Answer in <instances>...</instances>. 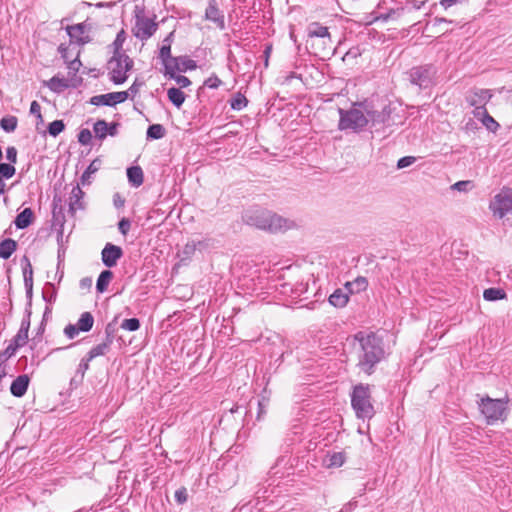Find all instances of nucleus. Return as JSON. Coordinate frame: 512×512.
Masks as SVG:
<instances>
[{"mask_svg": "<svg viewBox=\"0 0 512 512\" xmlns=\"http://www.w3.org/2000/svg\"><path fill=\"white\" fill-rule=\"evenodd\" d=\"M354 339L360 345L357 367L366 375H372L377 365L388 355L384 336L379 331L369 333L360 331L354 335Z\"/></svg>", "mask_w": 512, "mask_h": 512, "instance_id": "obj_1", "label": "nucleus"}, {"mask_svg": "<svg viewBox=\"0 0 512 512\" xmlns=\"http://www.w3.org/2000/svg\"><path fill=\"white\" fill-rule=\"evenodd\" d=\"M243 221L249 226L271 233L285 232L294 226L293 221L262 208L246 211L243 215Z\"/></svg>", "mask_w": 512, "mask_h": 512, "instance_id": "obj_2", "label": "nucleus"}, {"mask_svg": "<svg viewBox=\"0 0 512 512\" xmlns=\"http://www.w3.org/2000/svg\"><path fill=\"white\" fill-rule=\"evenodd\" d=\"M306 47L311 49L314 56L324 58L332 46L331 34L328 27L319 22H312L307 26Z\"/></svg>", "mask_w": 512, "mask_h": 512, "instance_id": "obj_3", "label": "nucleus"}, {"mask_svg": "<svg viewBox=\"0 0 512 512\" xmlns=\"http://www.w3.org/2000/svg\"><path fill=\"white\" fill-rule=\"evenodd\" d=\"M351 406L357 418L371 419L375 414L374 406L371 403V389L369 384L359 383L351 392Z\"/></svg>", "mask_w": 512, "mask_h": 512, "instance_id": "obj_4", "label": "nucleus"}, {"mask_svg": "<svg viewBox=\"0 0 512 512\" xmlns=\"http://www.w3.org/2000/svg\"><path fill=\"white\" fill-rule=\"evenodd\" d=\"M437 68L433 64L412 67L406 72L409 83L418 90L431 91L436 84Z\"/></svg>", "mask_w": 512, "mask_h": 512, "instance_id": "obj_5", "label": "nucleus"}, {"mask_svg": "<svg viewBox=\"0 0 512 512\" xmlns=\"http://www.w3.org/2000/svg\"><path fill=\"white\" fill-rule=\"evenodd\" d=\"M507 402L508 400L493 399L488 395L480 398L478 407L488 425H492L499 420L504 421L507 418Z\"/></svg>", "mask_w": 512, "mask_h": 512, "instance_id": "obj_6", "label": "nucleus"}, {"mask_svg": "<svg viewBox=\"0 0 512 512\" xmlns=\"http://www.w3.org/2000/svg\"><path fill=\"white\" fill-rule=\"evenodd\" d=\"M135 25L132 29L133 36L141 41H146L151 38L158 29L156 15L153 17L145 16V9L143 6L136 5L134 7Z\"/></svg>", "mask_w": 512, "mask_h": 512, "instance_id": "obj_7", "label": "nucleus"}, {"mask_svg": "<svg viewBox=\"0 0 512 512\" xmlns=\"http://www.w3.org/2000/svg\"><path fill=\"white\" fill-rule=\"evenodd\" d=\"M134 61L127 54L113 55L107 61L109 79L115 85H120L128 79L127 72L132 70Z\"/></svg>", "mask_w": 512, "mask_h": 512, "instance_id": "obj_8", "label": "nucleus"}, {"mask_svg": "<svg viewBox=\"0 0 512 512\" xmlns=\"http://www.w3.org/2000/svg\"><path fill=\"white\" fill-rule=\"evenodd\" d=\"M338 112L340 115L338 129L341 131L351 129L355 132H360L368 124L366 113L364 114L361 109H357L355 106L350 110L339 108Z\"/></svg>", "mask_w": 512, "mask_h": 512, "instance_id": "obj_9", "label": "nucleus"}, {"mask_svg": "<svg viewBox=\"0 0 512 512\" xmlns=\"http://www.w3.org/2000/svg\"><path fill=\"white\" fill-rule=\"evenodd\" d=\"M489 208L499 218H503L508 213L512 214V189L502 188L490 202Z\"/></svg>", "mask_w": 512, "mask_h": 512, "instance_id": "obj_10", "label": "nucleus"}, {"mask_svg": "<svg viewBox=\"0 0 512 512\" xmlns=\"http://www.w3.org/2000/svg\"><path fill=\"white\" fill-rule=\"evenodd\" d=\"M353 106H359L362 108L367 115L368 122L371 121L373 126L378 124L391 126L394 123L390 122L391 114L393 111L390 105H385L381 111L370 109L366 101L356 102L353 104Z\"/></svg>", "mask_w": 512, "mask_h": 512, "instance_id": "obj_11", "label": "nucleus"}, {"mask_svg": "<svg viewBox=\"0 0 512 512\" xmlns=\"http://www.w3.org/2000/svg\"><path fill=\"white\" fill-rule=\"evenodd\" d=\"M492 96L493 94L489 89L474 88L467 94L466 102L474 107V110L483 111V109H486L485 105L490 101Z\"/></svg>", "mask_w": 512, "mask_h": 512, "instance_id": "obj_12", "label": "nucleus"}, {"mask_svg": "<svg viewBox=\"0 0 512 512\" xmlns=\"http://www.w3.org/2000/svg\"><path fill=\"white\" fill-rule=\"evenodd\" d=\"M128 99V91L110 92L106 94L96 95L90 98L91 105L99 106H115Z\"/></svg>", "mask_w": 512, "mask_h": 512, "instance_id": "obj_13", "label": "nucleus"}, {"mask_svg": "<svg viewBox=\"0 0 512 512\" xmlns=\"http://www.w3.org/2000/svg\"><path fill=\"white\" fill-rule=\"evenodd\" d=\"M123 256V249L112 243H107L101 251V260L104 266L112 268Z\"/></svg>", "mask_w": 512, "mask_h": 512, "instance_id": "obj_14", "label": "nucleus"}, {"mask_svg": "<svg viewBox=\"0 0 512 512\" xmlns=\"http://www.w3.org/2000/svg\"><path fill=\"white\" fill-rule=\"evenodd\" d=\"M66 32L70 37L71 43H76L80 46H83L89 42H91V37L89 35H84L86 32V23H78L74 25H69L66 27Z\"/></svg>", "mask_w": 512, "mask_h": 512, "instance_id": "obj_15", "label": "nucleus"}, {"mask_svg": "<svg viewBox=\"0 0 512 512\" xmlns=\"http://www.w3.org/2000/svg\"><path fill=\"white\" fill-rule=\"evenodd\" d=\"M17 154V149L14 146L7 147L6 159L9 161V163L2 162V180L10 179L15 175L16 169L13 164L17 162Z\"/></svg>", "mask_w": 512, "mask_h": 512, "instance_id": "obj_16", "label": "nucleus"}, {"mask_svg": "<svg viewBox=\"0 0 512 512\" xmlns=\"http://www.w3.org/2000/svg\"><path fill=\"white\" fill-rule=\"evenodd\" d=\"M22 263H25L22 268L26 297L29 301V305H31V300L33 297V269L30 260L28 259L27 256L23 257Z\"/></svg>", "mask_w": 512, "mask_h": 512, "instance_id": "obj_17", "label": "nucleus"}, {"mask_svg": "<svg viewBox=\"0 0 512 512\" xmlns=\"http://www.w3.org/2000/svg\"><path fill=\"white\" fill-rule=\"evenodd\" d=\"M205 19L214 22L220 29L225 28L224 15L219 10L216 0H209L205 10Z\"/></svg>", "mask_w": 512, "mask_h": 512, "instance_id": "obj_18", "label": "nucleus"}, {"mask_svg": "<svg viewBox=\"0 0 512 512\" xmlns=\"http://www.w3.org/2000/svg\"><path fill=\"white\" fill-rule=\"evenodd\" d=\"M30 378L27 374L19 375L14 379L10 386V392L14 397H22L27 392L29 387Z\"/></svg>", "mask_w": 512, "mask_h": 512, "instance_id": "obj_19", "label": "nucleus"}, {"mask_svg": "<svg viewBox=\"0 0 512 512\" xmlns=\"http://www.w3.org/2000/svg\"><path fill=\"white\" fill-rule=\"evenodd\" d=\"M85 193L80 188L79 184L72 188L69 197V212L74 215L77 209H84L83 197Z\"/></svg>", "mask_w": 512, "mask_h": 512, "instance_id": "obj_20", "label": "nucleus"}, {"mask_svg": "<svg viewBox=\"0 0 512 512\" xmlns=\"http://www.w3.org/2000/svg\"><path fill=\"white\" fill-rule=\"evenodd\" d=\"M176 69H179V66L177 65V63L173 64V66L166 65V69L164 70L163 74L166 78L175 80L176 83L180 86V89L190 86L191 85L190 79L186 76L178 75L176 73L177 72Z\"/></svg>", "mask_w": 512, "mask_h": 512, "instance_id": "obj_21", "label": "nucleus"}, {"mask_svg": "<svg viewBox=\"0 0 512 512\" xmlns=\"http://www.w3.org/2000/svg\"><path fill=\"white\" fill-rule=\"evenodd\" d=\"M473 115L480 119L482 124L490 132L495 133L500 127L499 123L488 113L487 109H483V111L473 110Z\"/></svg>", "mask_w": 512, "mask_h": 512, "instance_id": "obj_22", "label": "nucleus"}, {"mask_svg": "<svg viewBox=\"0 0 512 512\" xmlns=\"http://www.w3.org/2000/svg\"><path fill=\"white\" fill-rule=\"evenodd\" d=\"M34 220V212L31 208H25L15 218L14 224L18 229H26Z\"/></svg>", "mask_w": 512, "mask_h": 512, "instance_id": "obj_23", "label": "nucleus"}, {"mask_svg": "<svg viewBox=\"0 0 512 512\" xmlns=\"http://www.w3.org/2000/svg\"><path fill=\"white\" fill-rule=\"evenodd\" d=\"M128 182L133 187H139L143 184L144 174L140 166H131L126 171Z\"/></svg>", "mask_w": 512, "mask_h": 512, "instance_id": "obj_24", "label": "nucleus"}, {"mask_svg": "<svg viewBox=\"0 0 512 512\" xmlns=\"http://www.w3.org/2000/svg\"><path fill=\"white\" fill-rule=\"evenodd\" d=\"M329 303L336 308H343L349 301L348 293L342 289H336L328 298Z\"/></svg>", "mask_w": 512, "mask_h": 512, "instance_id": "obj_25", "label": "nucleus"}, {"mask_svg": "<svg viewBox=\"0 0 512 512\" xmlns=\"http://www.w3.org/2000/svg\"><path fill=\"white\" fill-rule=\"evenodd\" d=\"M346 461V453L344 451L328 453L324 462L328 468H339Z\"/></svg>", "mask_w": 512, "mask_h": 512, "instance_id": "obj_26", "label": "nucleus"}, {"mask_svg": "<svg viewBox=\"0 0 512 512\" xmlns=\"http://www.w3.org/2000/svg\"><path fill=\"white\" fill-rule=\"evenodd\" d=\"M46 86L54 93L60 94L64 90L68 89V79L60 78L59 76H53L46 82Z\"/></svg>", "mask_w": 512, "mask_h": 512, "instance_id": "obj_27", "label": "nucleus"}, {"mask_svg": "<svg viewBox=\"0 0 512 512\" xmlns=\"http://www.w3.org/2000/svg\"><path fill=\"white\" fill-rule=\"evenodd\" d=\"M113 276L114 274L110 269L101 271L96 281V290L98 293H104L107 290Z\"/></svg>", "mask_w": 512, "mask_h": 512, "instance_id": "obj_28", "label": "nucleus"}, {"mask_svg": "<svg viewBox=\"0 0 512 512\" xmlns=\"http://www.w3.org/2000/svg\"><path fill=\"white\" fill-rule=\"evenodd\" d=\"M167 97L168 100L178 109L183 105L186 99L185 93L180 88L176 87H171L167 90Z\"/></svg>", "mask_w": 512, "mask_h": 512, "instance_id": "obj_29", "label": "nucleus"}, {"mask_svg": "<svg viewBox=\"0 0 512 512\" xmlns=\"http://www.w3.org/2000/svg\"><path fill=\"white\" fill-rule=\"evenodd\" d=\"M101 165H102V160L100 157H97L94 160H92V162L88 165V167L83 172V174L80 178L81 184H83V185L89 184L90 183L89 179H90L91 175L96 173L101 168Z\"/></svg>", "mask_w": 512, "mask_h": 512, "instance_id": "obj_30", "label": "nucleus"}, {"mask_svg": "<svg viewBox=\"0 0 512 512\" xmlns=\"http://www.w3.org/2000/svg\"><path fill=\"white\" fill-rule=\"evenodd\" d=\"M177 63L179 66V69H176L178 72H186L188 70L192 71L197 68V63L193 59L189 58L188 56H178L175 59H173V64Z\"/></svg>", "mask_w": 512, "mask_h": 512, "instance_id": "obj_31", "label": "nucleus"}, {"mask_svg": "<svg viewBox=\"0 0 512 512\" xmlns=\"http://www.w3.org/2000/svg\"><path fill=\"white\" fill-rule=\"evenodd\" d=\"M270 402V393L264 388L260 399L258 400V411L256 419L258 421L264 419Z\"/></svg>", "mask_w": 512, "mask_h": 512, "instance_id": "obj_32", "label": "nucleus"}, {"mask_svg": "<svg viewBox=\"0 0 512 512\" xmlns=\"http://www.w3.org/2000/svg\"><path fill=\"white\" fill-rule=\"evenodd\" d=\"M77 330L89 332L94 325V317L90 312H84L77 321Z\"/></svg>", "mask_w": 512, "mask_h": 512, "instance_id": "obj_33", "label": "nucleus"}, {"mask_svg": "<svg viewBox=\"0 0 512 512\" xmlns=\"http://www.w3.org/2000/svg\"><path fill=\"white\" fill-rule=\"evenodd\" d=\"M118 318L119 315H116L114 319L110 321L105 327V340L103 342L108 343L110 346L118 332Z\"/></svg>", "mask_w": 512, "mask_h": 512, "instance_id": "obj_34", "label": "nucleus"}, {"mask_svg": "<svg viewBox=\"0 0 512 512\" xmlns=\"http://www.w3.org/2000/svg\"><path fill=\"white\" fill-rule=\"evenodd\" d=\"M166 134V129L162 124H152L147 128L146 139L147 140H159L162 139Z\"/></svg>", "mask_w": 512, "mask_h": 512, "instance_id": "obj_35", "label": "nucleus"}, {"mask_svg": "<svg viewBox=\"0 0 512 512\" xmlns=\"http://www.w3.org/2000/svg\"><path fill=\"white\" fill-rule=\"evenodd\" d=\"M506 297H507V294H506L505 290L502 288L491 287V288L484 290V293H483V298L486 301H497V300L505 299Z\"/></svg>", "mask_w": 512, "mask_h": 512, "instance_id": "obj_36", "label": "nucleus"}, {"mask_svg": "<svg viewBox=\"0 0 512 512\" xmlns=\"http://www.w3.org/2000/svg\"><path fill=\"white\" fill-rule=\"evenodd\" d=\"M57 289L51 282H46L42 290V298L47 304H52L56 301Z\"/></svg>", "mask_w": 512, "mask_h": 512, "instance_id": "obj_37", "label": "nucleus"}, {"mask_svg": "<svg viewBox=\"0 0 512 512\" xmlns=\"http://www.w3.org/2000/svg\"><path fill=\"white\" fill-rule=\"evenodd\" d=\"M158 57L162 61L164 70L166 69V65L173 66V59L176 58L171 55V46L169 44H163L161 46Z\"/></svg>", "mask_w": 512, "mask_h": 512, "instance_id": "obj_38", "label": "nucleus"}, {"mask_svg": "<svg viewBox=\"0 0 512 512\" xmlns=\"http://www.w3.org/2000/svg\"><path fill=\"white\" fill-rule=\"evenodd\" d=\"M126 40V32L124 29H121L117 35L113 43L111 44V47L113 48V55H119V54H126L123 51V44Z\"/></svg>", "mask_w": 512, "mask_h": 512, "instance_id": "obj_39", "label": "nucleus"}, {"mask_svg": "<svg viewBox=\"0 0 512 512\" xmlns=\"http://www.w3.org/2000/svg\"><path fill=\"white\" fill-rule=\"evenodd\" d=\"M408 6H399L397 8L390 9L387 13L381 14L376 20L381 19L383 21H387L388 19H397L401 17L406 11H408Z\"/></svg>", "mask_w": 512, "mask_h": 512, "instance_id": "obj_40", "label": "nucleus"}, {"mask_svg": "<svg viewBox=\"0 0 512 512\" xmlns=\"http://www.w3.org/2000/svg\"><path fill=\"white\" fill-rule=\"evenodd\" d=\"M109 349L110 345H108V343L102 342L90 349V351L86 354L87 360H93L98 356H103L109 351Z\"/></svg>", "mask_w": 512, "mask_h": 512, "instance_id": "obj_41", "label": "nucleus"}, {"mask_svg": "<svg viewBox=\"0 0 512 512\" xmlns=\"http://www.w3.org/2000/svg\"><path fill=\"white\" fill-rule=\"evenodd\" d=\"M65 129V123L63 120H54L49 123L47 131H43V135L48 133L52 137H57Z\"/></svg>", "mask_w": 512, "mask_h": 512, "instance_id": "obj_42", "label": "nucleus"}, {"mask_svg": "<svg viewBox=\"0 0 512 512\" xmlns=\"http://www.w3.org/2000/svg\"><path fill=\"white\" fill-rule=\"evenodd\" d=\"M17 248V242L11 238L2 240V259H8Z\"/></svg>", "mask_w": 512, "mask_h": 512, "instance_id": "obj_43", "label": "nucleus"}, {"mask_svg": "<svg viewBox=\"0 0 512 512\" xmlns=\"http://www.w3.org/2000/svg\"><path fill=\"white\" fill-rule=\"evenodd\" d=\"M107 122L103 119L97 120L93 125V131L95 133V137L99 140H104L108 136L107 131Z\"/></svg>", "mask_w": 512, "mask_h": 512, "instance_id": "obj_44", "label": "nucleus"}, {"mask_svg": "<svg viewBox=\"0 0 512 512\" xmlns=\"http://www.w3.org/2000/svg\"><path fill=\"white\" fill-rule=\"evenodd\" d=\"M353 286L354 292L360 293L362 291H365L368 287V280L363 276H358L356 279H354L351 282H346L344 287Z\"/></svg>", "mask_w": 512, "mask_h": 512, "instance_id": "obj_45", "label": "nucleus"}, {"mask_svg": "<svg viewBox=\"0 0 512 512\" xmlns=\"http://www.w3.org/2000/svg\"><path fill=\"white\" fill-rule=\"evenodd\" d=\"M248 104L247 98L240 92L236 93L230 100V106L233 110L240 111Z\"/></svg>", "mask_w": 512, "mask_h": 512, "instance_id": "obj_46", "label": "nucleus"}, {"mask_svg": "<svg viewBox=\"0 0 512 512\" xmlns=\"http://www.w3.org/2000/svg\"><path fill=\"white\" fill-rule=\"evenodd\" d=\"M18 119L16 116L8 115L5 117H2V130L11 133L14 132L17 128Z\"/></svg>", "mask_w": 512, "mask_h": 512, "instance_id": "obj_47", "label": "nucleus"}, {"mask_svg": "<svg viewBox=\"0 0 512 512\" xmlns=\"http://www.w3.org/2000/svg\"><path fill=\"white\" fill-rule=\"evenodd\" d=\"M197 248V244L194 241L188 242L183 249L181 250L179 256L181 257V262L190 260L192 256L195 254Z\"/></svg>", "mask_w": 512, "mask_h": 512, "instance_id": "obj_48", "label": "nucleus"}, {"mask_svg": "<svg viewBox=\"0 0 512 512\" xmlns=\"http://www.w3.org/2000/svg\"><path fill=\"white\" fill-rule=\"evenodd\" d=\"M65 215L63 207H60L57 211H52V226L58 227V229H64Z\"/></svg>", "mask_w": 512, "mask_h": 512, "instance_id": "obj_49", "label": "nucleus"}, {"mask_svg": "<svg viewBox=\"0 0 512 512\" xmlns=\"http://www.w3.org/2000/svg\"><path fill=\"white\" fill-rule=\"evenodd\" d=\"M140 326V320L138 318L133 317L123 320V322L120 325V328L130 332H134L137 331L140 328Z\"/></svg>", "mask_w": 512, "mask_h": 512, "instance_id": "obj_50", "label": "nucleus"}, {"mask_svg": "<svg viewBox=\"0 0 512 512\" xmlns=\"http://www.w3.org/2000/svg\"><path fill=\"white\" fill-rule=\"evenodd\" d=\"M28 340V331L20 328L18 333L14 336L13 342L16 344V347H21L26 344Z\"/></svg>", "mask_w": 512, "mask_h": 512, "instance_id": "obj_51", "label": "nucleus"}, {"mask_svg": "<svg viewBox=\"0 0 512 512\" xmlns=\"http://www.w3.org/2000/svg\"><path fill=\"white\" fill-rule=\"evenodd\" d=\"M91 140H92L91 131L87 128L81 129L80 132L78 133V142L81 145H89L91 143Z\"/></svg>", "mask_w": 512, "mask_h": 512, "instance_id": "obj_52", "label": "nucleus"}, {"mask_svg": "<svg viewBox=\"0 0 512 512\" xmlns=\"http://www.w3.org/2000/svg\"><path fill=\"white\" fill-rule=\"evenodd\" d=\"M174 497L177 504L182 505L186 503L188 500L187 489L185 487H180L175 491Z\"/></svg>", "mask_w": 512, "mask_h": 512, "instance_id": "obj_53", "label": "nucleus"}, {"mask_svg": "<svg viewBox=\"0 0 512 512\" xmlns=\"http://www.w3.org/2000/svg\"><path fill=\"white\" fill-rule=\"evenodd\" d=\"M222 85V81L218 78L217 75L212 74L210 77H208L204 81V86L211 88V89H217Z\"/></svg>", "mask_w": 512, "mask_h": 512, "instance_id": "obj_54", "label": "nucleus"}, {"mask_svg": "<svg viewBox=\"0 0 512 512\" xmlns=\"http://www.w3.org/2000/svg\"><path fill=\"white\" fill-rule=\"evenodd\" d=\"M472 182L469 181V180H462V181H458L456 183H454L452 185V189L453 190H457V191H460V192H467L469 189L472 188Z\"/></svg>", "mask_w": 512, "mask_h": 512, "instance_id": "obj_55", "label": "nucleus"}, {"mask_svg": "<svg viewBox=\"0 0 512 512\" xmlns=\"http://www.w3.org/2000/svg\"><path fill=\"white\" fill-rule=\"evenodd\" d=\"M91 360H87V355L83 357L76 369L75 374L84 378L86 371L89 369V362Z\"/></svg>", "mask_w": 512, "mask_h": 512, "instance_id": "obj_56", "label": "nucleus"}, {"mask_svg": "<svg viewBox=\"0 0 512 512\" xmlns=\"http://www.w3.org/2000/svg\"><path fill=\"white\" fill-rule=\"evenodd\" d=\"M415 162H416V157H414V156H404V157H401L397 161V168L398 169H403V168L409 167L410 165L414 164Z\"/></svg>", "mask_w": 512, "mask_h": 512, "instance_id": "obj_57", "label": "nucleus"}, {"mask_svg": "<svg viewBox=\"0 0 512 512\" xmlns=\"http://www.w3.org/2000/svg\"><path fill=\"white\" fill-rule=\"evenodd\" d=\"M79 55H80V51H78L75 59H73V60L69 59L68 62H66L68 64L69 70L72 71L73 75H75L79 71V69L82 65V63L79 59Z\"/></svg>", "mask_w": 512, "mask_h": 512, "instance_id": "obj_58", "label": "nucleus"}, {"mask_svg": "<svg viewBox=\"0 0 512 512\" xmlns=\"http://www.w3.org/2000/svg\"><path fill=\"white\" fill-rule=\"evenodd\" d=\"M131 227V221L128 218H122L118 222V230L122 235H127Z\"/></svg>", "mask_w": 512, "mask_h": 512, "instance_id": "obj_59", "label": "nucleus"}, {"mask_svg": "<svg viewBox=\"0 0 512 512\" xmlns=\"http://www.w3.org/2000/svg\"><path fill=\"white\" fill-rule=\"evenodd\" d=\"M79 332H81V331L77 330L76 324H68L64 328V334L69 339H74L78 335Z\"/></svg>", "mask_w": 512, "mask_h": 512, "instance_id": "obj_60", "label": "nucleus"}, {"mask_svg": "<svg viewBox=\"0 0 512 512\" xmlns=\"http://www.w3.org/2000/svg\"><path fill=\"white\" fill-rule=\"evenodd\" d=\"M45 331V322L41 321L38 329H37V333L36 335L33 337L32 339V346H31V349H34V347L36 346L37 342H41L42 341V335Z\"/></svg>", "mask_w": 512, "mask_h": 512, "instance_id": "obj_61", "label": "nucleus"}, {"mask_svg": "<svg viewBox=\"0 0 512 512\" xmlns=\"http://www.w3.org/2000/svg\"><path fill=\"white\" fill-rule=\"evenodd\" d=\"M144 85V81H140L138 78H136L134 80V82L132 83V85L130 86V88L127 90L128 91V96L129 95H132V96H135L140 88Z\"/></svg>", "mask_w": 512, "mask_h": 512, "instance_id": "obj_62", "label": "nucleus"}, {"mask_svg": "<svg viewBox=\"0 0 512 512\" xmlns=\"http://www.w3.org/2000/svg\"><path fill=\"white\" fill-rule=\"evenodd\" d=\"M120 123L119 122H111V123H107V131H108V136H111V137H115L117 136L118 134V128L120 127Z\"/></svg>", "mask_w": 512, "mask_h": 512, "instance_id": "obj_63", "label": "nucleus"}, {"mask_svg": "<svg viewBox=\"0 0 512 512\" xmlns=\"http://www.w3.org/2000/svg\"><path fill=\"white\" fill-rule=\"evenodd\" d=\"M425 4V1L418 0H407L406 5L408 6V11L418 10Z\"/></svg>", "mask_w": 512, "mask_h": 512, "instance_id": "obj_64", "label": "nucleus"}]
</instances>
